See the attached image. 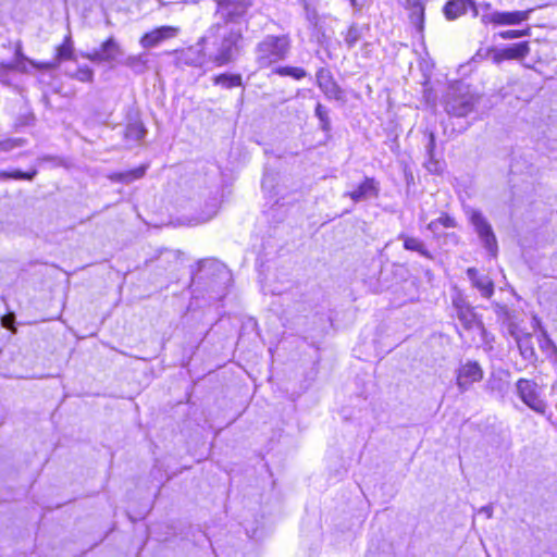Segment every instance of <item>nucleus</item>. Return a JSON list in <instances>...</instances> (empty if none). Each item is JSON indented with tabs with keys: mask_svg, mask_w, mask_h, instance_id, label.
<instances>
[{
	"mask_svg": "<svg viewBox=\"0 0 557 557\" xmlns=\"http://www.w3.org/2000/svg\"><path fill=\"white\" fill-rule=\"evenodd\" d=\"M292 51L288 34L267 35L256 46V61L261 69L270 67L284 61Z\"/></svg>",
	"mask_w": 557,
	"mask_h": 557,
	"instance_id": "f257e3e1",
	"label": "nucleus"
},
{
	"mask_svg": "<svg viewBox=\"0 0 557 557\" xmlns=\"http://www.w3.org/2000/svg\"><path fill=\"white\" fill-rule=\"evenodd\" d=\"M380 195V183L371 176H366L363 180L351 190L345 193L352 202L357 203L367 198H377Z\"/></svg>",
	"mask_w": 557,
	"mask_h": 557,
	"instance_id": "9b49d317",
	"label": "nucleus"
},
{
	"mask_svg": "<svg viewBox=\"0 0 557 557\" xmlns=\"http://www.w3.org/2000/svg\"><path fill=\"white\" fill-rule=\"evenodd\" d=\"M483 377L484 371L480 363L474 360H468L457 369L456 384L460 391H467L473 384L481 382Z\"/></svg>",
	"mask_w": 557,
	"mask_h": 557,
	"instance_id": "423d86ee",
	"label": "nucleus"
},
{
	"mask_svg": "<svg viewBox=\"0 0 557 557\" xmlns=\"http://www.w3.org/2000/svg\"><path fill=\"white\" fill-rule=\"evenodd\" d=\"M473 110V100L468 95H453L447 100L446 111L448 114L463 117L470 114Z\"/></svg>",
	"mask_w": 557,
	"mask_h": 557,
	"instance_id": "2eb2a0df",
	"label": "nucleus"
},
{
	"mask_svg": "<svg viewBox=\"0 0 557 557\" xmlns=\"http://www.w3.org/2000/svg\"><path fill=\"white\" fill-rule=\"evenodd\" d=\"M314 114L320 121V126L324 132H329L331 129V122L327 115V110L323 104L317 103L314 108Z\"/></svg>",
	"mask_w": 557,
	"mask_h": 557,
	"instance_id": "c756f323",
	"label": "nucleus"
},
{
	"mask_svg": "<svg viewBox=\"0 0 557 557\" xmlns=\"http://www.w3.org/2000/svg\"><path fill=\"white\" fill-rule=\"evenodd\" d=\"M425 166H426L428 171H430V172H433V173L441 172L438 162H437V160H435L434 156L430 157V160L426 162Z\"/></svg>",
	"mask_w": 557,
	"mask_h": 557,
	"instance_id": "c9c22d12",
	"label": "nucleus"
},
{
	"mask_svg": "<svg viewBox=\"0 0 557 557\" xmlns=\"http://www.w3.org/2000/svg\"><path fill=\"white\" fill-rule=\"evenodd\" d=\"M534 9L517 11H495L482 16V23L492 26H515L529 20Z\"/></svg>",
	"mask_w": 557,
	"mask_h": 557,
	"instance_id": "39448f33",
	"label": "nucleus"
},
{
	"mask_svg": "<svg viewBox=\"0 0 557 557\" xmlns=\"http://www.w3.org/2000/svg\"><path fill=\"white\" fill-rule=\"evenodd\" d=\"M467 275L472 286L480 292L482 297L486 299L493 297L495 290L494 282L487 275L480 274L475 268H468Z\"/></svg>",
	"mask_w": 557,
	"mask_h": 557,
	"instance_id": "dca6fc26",
	"label": "nucleus"
},
{
	"mask_svg": "<svg viewBox=\"0 0 557 557\" xmlns=\"http://www.w3.org/2000/svg\"><path fill=\"white\" fill-rule=\"evenodd\" d=\"M519 399L535 413L545 416L548 409L547 401L541 395L539 384L532 379L520 377L516 382Z\"/></svg>",
	"mask_w": 557,
	"mask_h": 557,
	"instance_id": "f03ea898",
	"label": "nucleus"
},
{
	"mask_svg": "<svg viewBox=\"0 0 557 557\" xmlns=\"http://www.w3.org/2000/svg\"><path fill=\"white\" fill-rule=\"evenodd\" d=\"M181 29L177 26L162 25L154 27L139 37V45L144 49L154 48L162 42L175 38Z\"/></svg>",
	"mask_w": 557,
	"mask_h": 557,
	"instance_id": "0eeeda50",
	"label": "nucleus"
},
{
	"mask_svg": "<svg viewBox=\"0 0 557 557\" xmlns=\"http://www.w3.org/2000/svg\"><path fill=\"white\" fill-rule=\"evenodd\" d=\"M145 135V128L141 124L135 123L131 124L126 128V136H134L137 139L143 138Z\"/></svg>",
	"mask_w": 557,
	"mask_h": 557,
	"instance_id": "473e14b6",
	"label": "nucleus"
},
{
	"mask_svg": "<svg viewBox=\"0 0 557 557\" xmlns=\"http://www.w3.org/2000/svg\"><path fill=\"white\" fill-rule=\"evenodd\" d=\"M37 175V170L30 169L29 171L23 172L21 170H2L0 171V180H26L32 181Z\"/></svg>",
	"mask_w": 557,
	"mask_h": 557,
	"instance_id": "bb28decb",
	"label": "nucleus"
},
{
	"mask_svg": "<svg viewBox=\"0 0 557 557\" xmlns=\"http://www.w3.org/2000/svg\"><path fill=\"white\" fill-rule=\"evenodd\" d=\"M436 148V141H435V135L433 132L429 133V143H428V152L430 157H433L435 153Z\"/></svg>",
	"mask_w": 557,
	"mask_h": 557,
	"instance_id": "f704fd0d",
	"label": "nucleus"
},
{
	"mask_svg": "<svg viewBox=\"0 0 557 557\" xmlns=\"http://www.w3.org/2000/svg\"><path fill=\"white\" fill-rule=\"evenodd\" d=\"M121 54V47L116 42L113 36L104 39L99 48L87 52L84 57L91 62H111L116 59V57Z\"/></svg>",
	"mask_w": 557,
	"mask_h": 557,
	"instance_id": "9d476101",
	"label": "nucleus"
},
{
	"mask_svg": "<svg viewBox=\"0 0 557 557\" xmlns=\"http://www.w3.org/2000/svg\"><path fill=\"white\" fill-rule=\"evenodd\" d=\"M411 24L422 33L425 21V7L423 0H406L405 4Z\"/></svg>",
	"mask_w": 557,
	"mask_h": 557,
	"instance_id": "a211bd4d",
	"label": "nucleus"
},
{
	"mask_svg": "<svg viewBox=\"0 0 557 557\" xmlns=\"http://www.w3.org/2000/svg\"><path fill=\"white\" fill-rule=\"evenodd\" d=\"M537 344L546 359L557 362V345L546 333L537 339Z\"/></svg>",
	"mask_w": 557,
	"mask_h": 557,
	"instance_id": "5701e85b",
	"label": "nucleus"
},
{
	"mask_svg": "<svg viewBox=\"0 0 557 557\" xmlns=\"http://www.w3.org/2000/svg\"><path fill=\"white\" fill-rule=\"evenodd\" d=\"M480 238L484 242L485 247L492 252L497 249V240L491 225L485 221L481 220L476 226Z\"/></svg>",
	"mask_w": 557,
	"mask_h": 557,
	"instance_id": "4be33fe9",
	"label": "nucleus"
},
{
	"mask_svg": "<svg viewBox=\"0 0 557 557\" xmlns=\"http://www.w3.org/2000/svg\"><path fill=\"white\" fill-rule=\"evenodd\" d=\"M14 147V144L11 140L0 141V150L8 151Z\"/></svg>",
	"mask_w": 557,
	"mask_h": 557,
	"instance_id": "4c0bfd02",
	"label": "nucleus"
},
{
	"mask_svg": "<svg viewBox=\"0 0 557 557\" xmlns=\"http://www.w3.org/2000/svg\"><path fill=\"white\" fill-rule=\"evenodd\" d=\"M399 238L403 239V247L405 250L417 252L429 260L434 259V255L426 248L424 243L418 237L400 234Z\"/></svg>",
	"mask_w": 557,
	"mask_h": 557,
	"instance_id": "aec40b11",
	"label": "nucleus"
},
{
	"mask_svg": "<svg viewBox=\"0 0 557 557\" xmlns=\"http://www.w3.org/2000/svg\"><path fill=\"white\" fill-rule=\"evenodd\" d=\"M75 57L74 41L71 34L63 37L62 41L54 47L53 61H47L48 63H55V69L63 61L73 60Z\"/></svg>",
	"mask_w": 557,
	"mask_h": 557,
	"instance_id": "6ab92c4d",
	"label": "nucleus"
},
{
	"mask_svg": "<svg viewBox=\"0 0 557 557\" xmlns=\"http://www.w3.org/2000/svg\"><path fill=\"white\" fill-rule=\"evenodd\" d=\"M70 77L81 83H91L94 81V70L88 65H79L70 74Z\"/></svg>",
	"mask_w": 557,
	"mask_h": 557,
	"instance_id": "c85d7f7f",
	"label": "nucleus"
},
{
	"mask_svg": "<svg viewBox=\"0 0 557 557\" xmlns=\"http://www.w3.org/2000/svg\"><path fill=\"white\" fill-rule=\"evenodd\" d=\"M349 2L352 7H357V0H349Z\"/></svg>",
	"mask_w": 557,
	"mask_h": 557,
	"instance_id": "58836bf2",
	"label": "nucleus"
},
{
	"mask_svg": "<svg viewBox=\"0 0 557 557\" xmlns=\"http://www.w3.org/2000/svg\"><path fill=\"white\" fill-rule=\"evenodd\" d=\"M233 45L223 47L219 50V52L212 57L211 61L215 67H222L234 60Z\"/></svg>",
	"mask_w": 557,
	"mask_h": 557,
	"instance_id": "393cba45",
	"label": "nucleus"
},
{
	"mask_svg": "<svg viewBox=\"0 0 557 557\" xmlns=\"http://www.w3.org/2000/svg\"><path fill=\"white\" fill-rule=\"evenodd\" d=\"M213 2L215 3V14L224 24L238 22L252 5V0H213Z\"/></svg>",
	"mask_w": 557,
	"mask_h": 557,
	"instance_id": "20e7f679",
	"label": "nucleus"
},
{
	"mask_svg": "<svg viewBox=\"0 0 557 557\" xmlns=\"http://www.w3.org/2000/svg\"><path fill=\"white\" fill-rule=\"evenodd\" d=\"M437 225H442L445 228H455L457 226V222L455 218L447 212H442L441 215L437 219L432 220L426 227L430 231H435Z\"/></svg>",
	"mask_w": 557,
	"mask_h": 557,
	"instance_id": "cd10ccee",
	"label": "nucleus"
},
{
	"mask_svg": "<svg viewBox=\"0 0 557 557\" xmlns=\"http://www.w3.org/2000/svg\"><path fill=\"white\" fill-rule=\"evenodd\" d=\"M531 34V27L527 26L521 29H507L498 33L499 38L509 40L529 36Z\"/></svg>",
	"mask_w": 557,
	"mask_h": 557,
	"instance_id": "7c9ffc66",
	"label": "nucleus"
},
{
	"mask_svg": "<svg viewBox=\"0 0 557 557\" xmlns=\"http://www.w3.org/2000/svg\"><path fill=\"white\" fill-rule=\"evenodd\" d=\"M530 51V42L520 41L506 48L494 50L492 52V61L495 64H500L504 61L522 60L529 55Z\"/></svg>",
	"mask_w": 557,
	"mask_h": 557,
	"instance_id": "f8f14e48",
	"label": "nucleus"
},
{
	"mask_svg": "<svg viewBox=\"0 0 557 557\" xmlns=\"http://www.w3.org/2000/svg\"><path fill=\"white\" fill-rule=\"evenodd\" d=\"M317 85L327 99L344 101L345 92L327 67H320L315 73Z\"/></svg>",
	"mask_w": 557,
	"mask_h": 557,
	"instance_id": "1a4fd4ad",
	"label": "nucleus"
},
{
	"mask_svg": "<svg viewBox=\"0 0 557 557\" xmlns=\"http://www.w3.org/2000/svg\"><path fill=\"white\" fill-rule=\"evenodd\" d=\"M344 44L348 49H351L361 39V29L358 24H350L345 32H343Z\"/></svg>",
	"mask_w": 557,
	"mask_h": 557,
	"instance_id": "a878e982",
	"label": "nucleus"
},
{
	"mask_svg": "<svg viewBox=\"0 0 557 557\" xmlns=\"http://www.w3.org/2000/svg\"><path fill=\"white\" fill-rule=\"evenodd\" d=\"M2 325L11 331H15L13 313H9L2 317Z\"/></svg>",
	"mask_w": 557,
	"mask_h": 557,
	"instance_id": "72a5a7b5",
	"label": "nucleus"
},
{
	"mask_svg": "<svg viewBox=\"0 0 557 557\" xmlns=\"http://www.w3.org/2000/svg\"><path fill=\"white\" fill-rule=\"evenodd\" d=\"M468 12H472L473 16L479 14L474 0H447L443 7V14L448 21H455Z\"/></svg>",
	"mask_w": 557,
	"mask_h": 557,
	"instance_id": "ddd939ff",
	"label": "nucleus"
},
{
	"mask_svg": "<svg viewBox=\"0 0 557 557\" xmlns=\"http://www.w3.org/2000/svg\"><path fill=\"white\" fill-rule=\"evenodd\" d=\"M510 334L515 338L521 357L530 364H536L539 361L537 354L534 347L533 335L518 325H512Z\"/></svg>",
	"mask_w": 557,
	"mask_h": 557,
	"instance_id": "6e6552de",
	"label": "nucleus"
},
{
	"mask_svg": "<svg viewBox=\"0 0 557 557\" xmlns=\"http://www.w3.org/2000/svg\"><path fill=\"white\" fill-rule=\"evenodd\" d=\"M451 296V305L455 309V317L465 330L483 329V323L474 308L467 300V296L457 287Z\"/></svg>",
	"mask_w": 557,
	"mask_h": 557,
	"instance_id": "7ed1b4c3",
	"label": "nucleus"
},
{
	"mask_svg": "<svg viewBox=\"0 0 557 557\" xmlns=\"http://www.w3.org/2000/svg\"><path fill=\"white\" fill-rule=\"evenodd\" d=\"M14 55L15 72L18 73H28L29 67L39 71H50L55 69V63L35 61L27 58L23 52V46L21 41H17L15 45Z\"/></svg>",
	"mask_w": 557,
	"mask_h": 557,
	"instance_id": "4468645a",
	"label": "nucleus"
},
{
	"mask_svg": "<svg viewBox=\"0 0 557 557\" xmlns=\"http://www.w3.org/2000/svg\"><path fill=\"white\" fill-rule=\"evenodd\" d=\"M0 71L3 73L15 72V62H0Z\"/></svg>",
	"mask_w": 557,
	"mask_h": 557,
	"instance_id": "e433bc0d",
	"label": "nucleus"
},
{
	"mask_svg": "<svg viewBox=\"0 0 557 557\" xmlns=\"http://www.w3.org/2000/svg\"><path fill=\"white\" fill-rule=\"evenodd\" d=\"M148 168L149 164L144 163L134 169L109 173L108 178L112 183L131 184L135 181L143 178L146 175Z\"/></svg>",
	"mask_w": 557,
	"mask_h": 557,
	"instance_id": "f3484780",
	"label": "nucleus"
},
{
	"mask_svg": "<svg viewBox=\"0 0 557 557\" xmlns=\"http://www.w3.org/2000/svg\"><path fill=\"white\" fill-rule=\"evenodd\" d=\"M213 85L232 89L243 85L242 75L238 73H221L212 77Z\"/></svg>",
	"mask_w": 557,
	"mask_h": 557,
	"instance_id": "412c9836",
	"label": "nucleus"
},
{
	"mask_svg": "<svg viewBox=\"0 0 557 557\" xmlns=\"http://www.w3.org/2000/svg\"><path fill=\"white\" fill-rule=\"evenodd\" d=\"M272 73L281 77L289 76L296 81H300L307 76L305 69L289 65L274 67Z\"/></svg>",
	"mask_w": 557,
	"mask_h": 557,
	"instance_id": "b1692460",
	"label": "nucleus"
},
{
	"mask_svg": "<svg viewBox=\"0 0 557 557\" xmlns=\"http://www.w3.org/2000/svg\"><path fill=\"white\" fill-rule=\"evenodd\" d=\"M126 65L138 71L147 67V59L143 54L132 55L126 60Z\"/></svg>",
	"mask_w": 557,
	"mask_h": 557,
	"instance_id": "2f4dec72",
	"label": "nucleus"
}]
</instances>
